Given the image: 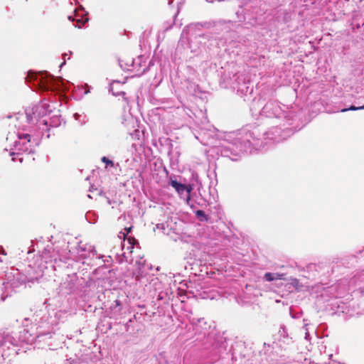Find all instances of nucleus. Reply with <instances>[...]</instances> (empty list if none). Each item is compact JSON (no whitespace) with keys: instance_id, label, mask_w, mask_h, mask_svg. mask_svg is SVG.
<instances>
[{"instance_id":"29","label":"nucleus","mask_w":364,"mask_h":364,"mask_svg":"<svg viewBox=\"0 0 364 364\" xmlns=\"http://www.w3.org/2000/svg\"><path fill=\"white\" fill-rule=\"evenodd\" d=\"M65 58H68V59H70V57H68V54L67 53H64L63 54V59H65Z\"/></svg>"},{"instance_id":"11","label":"nucleus","mask_w":364,"mask_h":364,"mask_svg":"<svg viewBox=\"0 0 364 364\" xmlns=\"http://www.w3.org/2000/svg\"><path fill=\"white\" fill-rule=\"evenodd\" d=\"M95 255L96 250L92 245L87 244L83 245H78L77 255L79 259H84L86 258H89L90 257H94Z\"/></svg>"},{"instance_id":"17","label":"nucleus","mask_w":364,"mask_h":364,"mask_svg":"<svg viewBox=\"0 0 364 364\" xmlns=\"http://www.w3.org/2000/svg\"><path fill=\"white\" fill-rule=\"evenodd\" d=\"M101 161L106 164V168H107L109 166L114 167L115 166L114 163L106 156H102Z\"/></svg>"},{"instance_id":"12","label":"nucleus","mask_w":364,"mask_h":364,"mask_svg":"<svg viewBox=\"0 0 364 364\" xmlns=\"http://www.w3.org/2000/svg\"><path fill=\"white\" fill-rule=\"evenodd\" d=\"M238 82H237V92H241L242 94L245 95H250L252 94L253 91V87H250V82H243L242 84L240 83V77H237Z\"/></svg>"},{"instance_id":"25","label":"nucleus","mask_w":364,"mask_h":364,"mask_svg":"<svg viewBox=\"0 0 364 364\" xmlns=\"http://www.w3.org/2000/svg\"><path fill=\"white\" fill-rule=\"evenodd\" d=\"M7 296H1L0 297V301H4Z\"/></svg>"},{"instance_id":"14","label":"nucleus","mask_w":364,"mask_h":364,"mask_svg":"<svg viewBox=\"0 0 364 364\" xmlns=\"http://www.w3.org/2000/svg\"><path fill=\"white\" fill-rule=\"evenodd\" d=\"M14 278L17 282L16 286L25 284L28 281L27 277L25 274L20 272L16 273V275L14 276Z\"/></svg>"},{"instance_id":"3","label":"nucleus","mask_w":364,"mask_h":364,"mask_svg":"<svg viewBox=\"0 0 364 364\" xmlns=\"http://www.w3.org/2000/svg\"><path fill=\"white\" fill-rule=\"evenodd\" d=\"M5 151L9 152V155L11 156L13 161H18L20 163L23 162V153H33L31 148V135L28 134H18V139L14 141L12 147L9 151L7 149H4Z\"/></svg>"},{"instance_id":"21","label":"nucleus","mask_w":364,"mask_h":364,"mask_svg":"<svg viewBox=\"0 0 364 364\" xmlns=\"http://www.w3.org/2000/svg\"><path fill=\"white\" fill-rule=\"evenodd\" d=\"M115 83L119 84V82H113L110 85V91H112V92L113 95H115V96H119L121 94H122V95H125V93H124V92H114L113 91V85H114V84H115Z\"/></svg>"},{"instance_id":"26","label":"nucleus","mask_w":364,"mask_h":364,"mask_svg":"<svg viewBox=\"0 0 364 364\" xmlns=\"http://www.w3.org/2000/svg\"><path fill=\"white\" fill-rule=\"evenodd\" d=\"M1 253L2 255H6V252H5V250H4V249L3 247H1Z\"/></svg>"},{"instance_id":"5","label":"nucleus","mask_w":364,"mask_h":364,"mask_svg":"<svg viewBox=\"0 0 364 364\" xmlns=\"http://www.w3.org/2000/svg\"><path fill=\"white\" fill-rule=\"evenodd\" d=\"M26 78L28 81L32 82L34 86L38 87L42 90L57 88L54 76L48 72H40L38 73L29 72Z\"/></svg>"},{"instance_id":"10","label":"nucleus","mask_w":364,"mask_h":364,"mask_svg":"<svg viewBox=\"0 0 364 364\" xmlns=\"http://www.w3.org/2000/svg\"><path fill=\"white\" fill-rule=\"evenodd\" d=\"M138 267L137 269L134 272L135 280L139 282L143 283V279L148 274V270L151 269V265L146 263V261L141 258L139 261L136 262Z\"/></svg>"},{"instance_id":"18","label":"nucleus","mask_w":364,"mask_h":364,"mask_svg":"<svg viewBox=\"0 0 364 364\" xmlns=\"http://www.w3.org/2000/svg\"><path fill=\"white\" fill-rule=\"evenodd\" d=\"M360 109H364V105L358 106V107H356L355 105H351L349 108H346V109H341V112H346L348 110L355 111V110H360Z\"/></svg>"},{"instance_id":"23","label":"nucleus","mask_w":364,"mask_h":364,"mask_svg":"<svg viewBox=\"0 0 364 364\" xmlns=\"http://www.w3.org/2000/svg\"><path fill=\"white\" fill-rule=\"evenodd\" d=\"M156 228H158V229H162V230H164V224H163V223H159V224H157V225H156Z\"/></svg>"},{"instance_id":"16","label":"nucleus","mask_w":364,"mask_h":364,"mask_svg":"<svg viewBox=\"0 0 364 364\" xmlns=\"http://www.w3.org/2000/svg\"><path fill=\"white\" fill-rule=\"evenodd\" d=\"M196 216L198 218L199 220L201 222H208V216L205 213V212L202 210H198L196 212Z\"/></svg>"},{"instance_id":"4","label":"nucleus","mask_w":364,"mask_h":364,"mask_svg":"<svg viewBox=\"0 0 364 364\" xmlns=\"http://www.w3.org/2000/svg\"><path fill=\"white\" fill-rule=\"evenodd\" d=\"M288 107L285 105L281 106L279 102L275 100H269L262 107L260 115L266 117L276 119H284L287 122L291 120V116Z\"/></svg>"},{"instance_id":"8","label":"nucleus","mask_w":364,"mask_h":364,"mask_svg":"<svg viewBox=\"0 0 364 364\" xmlns=\"http://www.w3.org/2000/svg\"><path fill=\"white\" fill-rule=\"evenodd\" d=\"M292 134V130L289 127L282 129L281 127H273L267 131L264 136L265 139L274 141L275 142H280Z\"/></svg>"},{"instance_id":"13","label":"nucleus","mask_w":364,"mask_h":364,"mask_svg":"<svg viewBox=\"0 0 364 364\" xmlns=\"http://www.w3.org/2000/svg\"><path fill=\"white\" fill-rule=\"evenodd\" d=\"M285 274L282 273H272L266 272L264 275V279L267 282H272L274 280H284L285 279Z\"/></svg>"},{"instance_id":"28","label":"nucleus","mask_w":364,"mask_h":364,"mask_svg":"<svg viewBox=\"0 0 364 364\" xmlns=\"http://www.w3.org/2000/svg\"><path fill=\"white\" fill-rule=\"evenodd\" d=\"M65 58H68V59H70V57H68V54L67 53H64L63 54V59H65Z\"/></svg>"},{"instance_id":"9","label":"nucleus","mask_w":364,"mask_h":364,"mask_svg":"<svg viewBox=\"0 0 364 364\" xmlns=\"http://www.w3.org/2000/svg\"><path fill=\"white\" fill-rule=\"evenodd\" d=\"M171 186L175 188L177 193L179 194L181 198L186 200L187 204H189L191 200V192L193 189L191 185L186 186L181 183L178 182L176 180H171L170 182Z\"/></svg>"},{"instance_id":"15","label":"nucleus","mask_w":364,"mask_h":364,"mask_svg":"<svg viewBox=\"0 0 364 364\" xmlns=\"http://www.w3.org/2000/svg\"><path fill=\"white\" fill-rule=\"evenodd\" d=\"M68 19L71 21H76L77 24L75 26L79 28H80L85 23L88 21V18L83 16H82L80 18L75 19L74 17H73L72 16H69Z\"/></svg>"},{"instance_id":"1","label":"nucleus","mask_w":364,"mask_h":364,"mask_svg":"<svg viewBox=\"0 0 364 364\" xmlns=\"http://www.w3.org/2000/svg\"><path fill=\"white\" fill-rule=\"evenodd\" d=\"M65 312L62 311H46L40 310L32 318L30 326L23 328L17 336L16 333L5 334L0 339V355L8 356L11 347L18 346L21 343L26 344H36L46 343L52 348L53 344L49 341L55 334V328L63 319Z\"/></svg>"},{"instance_id":"30","label":"nucleus","mask_w":364,"mask_h":364,"mask_svg":"<svg viewBox=\"0 0 364 364\" xmlns=\"http://www.w3.org/2000/svg\"><path fill=\"white\" fill-rule=\"evenodd\" d=\"M74 117H75V118L76 119H78V117H80V115H79L77 113H75V114H74Z\"/></svg>"},{"instance_id":"19","label":"nucleus","mask_w":364,"mask_h":364,"mask_svg":"<svg viewBox=\"0 0 364 364\" xmlns=\"http://www.w3.org/2000/svg\"><path fill=\"white\" fill-rule=\"evenodd\" d=\"M128 245L127 246V250H129L130 252H132V250L134 247V242H136V240L134 238L128 237Z\"/></svg>"},{"instance_id":"31","label":"nucleus","mask_w":364,"mask_h":364,"mask_svg":"<svg viewBox=\"0 0 364 364\" xmlns=\"http://www.w3.org/2000/svg\"><path fill=\"white\" fill-rule=\"evenodd\" d=\"M125 246H126V245H125V240H124V243H123V245H122V250H123V251H124V249H125Z\"/></svg>"},{"instance_id":"2","label":"nucleus","mask_w":364,"mask_h":364,"mask_svg":"<svg viewBox=\"0 0 364 364\" xmlns=\"http://www.w3.org/2000/svg\"><path fill=\"white\" fill-rule=\"evenodd\" d=\"M51 112L50 105L46 101H41L39 104L31 108H27L25 112L26 121L29 124H36L39 129H44L42 127H47L48 121L43 117Z\"/></svg>"},{"instance_id":"24","label":"nucleus","mask_w":364,"mask_h":364,"mask_svg":"<svg viewBox=\"0 0 364 364\" xmlns=\"http://www.w3.org/2000/svg\"><path fill=\"white\" fill-rule=\"evenodd\" d=\"M291 284L295 286V287H297L298 284H299V280L296 279H292V282Z\"/></svg>"},{"instance_id":"33","label":"nucleus","mask_w":364,"mask_h":364,"mask_svg":"<svg viewBox=\"0 0 364 364\" xmlns=\"http://www.w3.org/2000/svg\"><path fill=\"white\" fill-rule=\"evenodd\" d=\"M90 92L89 90L85 91V94H87Z\"/></svg>"},{"instance_id":"27","label":"nucleus","mask_w":364,"mask_h":364,"mask_svg":"<svg viewBox=\"0 0 364 364\" xmlns=\"http://www.w3.org/2000/svg\"><path fill=\"white\" fill-rule=\"evenodd\" d=\"M126 254H127V253H126V252H125V251H124V252H122V255L125 258V259H126V260H127V257L126 256Z\"/></svg>"},{"instance_id":"32","label":"nucleus","mask_w":364,"mask_h":364,"mask_svg":"<svg viewBox=\"0 0 364 364\" xmlns=\"http://www.w3.org/2000/svg\"><path fill=\"white\" fill-rule=\"evenodd\" d=\"M65 64V59H64V61L61 63V65H60V68L63 67V65Z\"/></svg>"},{"instance_id":"34","label":"nucleus","mask_w":364,"mask_h":364,"mask_svg":"<svg viewBox=\"0 0 364 364\" xmlns=\"http://www.w3.org/2000/svg\"><path fill=\"white\" fill-rule=\"evenodd\" d=\"M145 70H146V69H145V68H144V69H143V70H142V72H141V73H144L145 72Z\"/></svg>"},{"instance_id":"6","label":"nucleus","mask_w":364,"mask_h":364,"mask_svg":"<svg viewBox=\"0 0 364 364\" xmlns=\"http://www.w3.org/2000/svg\"><path fill=\"white\" fill-rule=\"evenodd\" d=\"M234 133H230L226 135L227 138L225 141L228 142L230 146L223 145L224 149L222 150V154L225 156H229V152L234 155H237L238 152L247 151V149L251 146V142L247 138L242 141H241L240 138H234V139L231 141L232 138V135Z\"/></svg>"},{"instance_id":"22","label":"nucleus","mask_w":364,"mask_h":364,"mask_svg":"<svg viewBox=\"0 0 364 364\" xmlns=\"http://www.w3.org/2000/svg\"><path fill=\"white\" fill-rule=\"evenodd\" d=\"M132 228H126L124 229V232H120V234H123V237H125L128 235V234L130 232Z\"/></svg>"},{"instance_id":"7","label":"nucleus","mask_w":364,"mask_h":364,"mask_svg":"<svg viewBox=\"0 0 364 364\" xmlns=\"http://www.w3.org/2000/svg\"><path fill=\"white\" fill-rule=\"evenodd\" d=\"M145 286L151 296L156 298L157 300L165 299L168 295V293L164 290V284L157 277L152 276L149 284H145Z\"/></svg>"},{"instance_id":"20","label":"nucleus","mask_w":364,"mask_h":364,"mask_svg":"<svg viewBox=\"0 0 364 364\" xmlns=\"http://www.w3.org/2000/svg\"><path fill=\"white\" fill-rule=\"evenodd\" d=\"M308 326H309V323H304V328H305V339L306 341L310 340L309 328Z\"/></svg>"}]
</instances>
